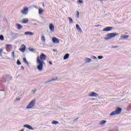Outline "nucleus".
<instances>
[{"instance_id": "nucleus-23", "label": "nucleus", "mask_w": 131, "mask_h": 131, "mask_svg": "<svg viewBox=\"0 0 131 131\" xmlns=\"http://www.w3.org/2000/svg\"><path fill=\"white\" fill-rule=\"evenodd\" d=\"M23 61L24 63H26V64H28V61H27V60H26V58H23Z\"/></svg>"}, {"instance_id": "nucleus-35", "label": "nucleus", "mask_w": 131, "mask_h": 131, "mask_svg": "<svg viewBox=\"0 0 131 131\" xmlns=\"http://www.w3.org/2000/svg\"><path fill=\"white\" fill-rule=\"evenodd\" d=\"M30 51H31L32 52H34L35 50L33 49H30Z\"/></svg>"}, {"instance_id": "nucleus-1", "label": "nucleus", "mask_w": 131, "mask_h": 131, "mask_svg": "<svg viewBox=\"0 0 131 131\" xmlns=\"http://www.w3.org/2000/svg\"><path fill=\"white\" fill-rule=\"evenodd\" d=\"M47 55L43 53H41L39 56H37L36 62L37 64H38L37 66V69L39 71H42V69H43V64H45V62H43V61H46V60H47Z\"/></svg>"}, {"instance_id": "nucleus-42", "label": "nucleus", "mask_w": 131, "mask_h": 131, "mask_svg": "<svg viewBox=\"0 0 131 131\" xmlns=\"http://www.w3.org/2000/svg\"><path fill=\"white\" fill-rule=\"evenodd\" d=\"M95 59H97V57H95Z\"/></svg>"}, {"instance_id": "nucleus-10", "label": "nucleus", "mask_w": 131, "mask_h": 131, "mask_svg": "<svg viewBox=\"0 0 131 131\" xmlns=\"http://www.w3.org/2000/svg\"><path fill=\"white\" fill-rule=\"evenodd\" d=\"M24 127H27L28 129H30L31 130H34V129L32 127V126H30L28 124H26L24 126Z\"/></svg>"}, {"instance_id": "nucleus-12", "label": "nucleus", "mask_w": 131, "mask_h": 131, "mask_svg": "<svg viewBox=\"0 0 131 131\" xmlns=\"http://www.w3.org/2000/svg\"><path fill=\"white\" fill-rule=\"evenodd\" d=\"M16 26L18 30H20V29H22V28H23V26L21 25L20 24H16Z\"/></svg>"}, {"instance_id": "nucleus-17", "label": "nucleus", "mask_w": 131, "mask_h": 131, "mask_svg": "<svg viewBox=\"0 0 131 131\" xmlns=\"http://www.w3.org/2000/svg\"><path fill=\"white\" fill-rule=\"evenodd\" d=\"M38 11H39V14L40 15H41L43 13V10H42V9L41 8H39Z\"/></svg>"}, {"instance_id": "nucleus-14", "label": "nucleus", "mask_w": 131, "mask_h": 131, "mask_svg": "<svg viewBox=\"0 0 131 131\" xmlns=\"http://www.w3.org/2000/svg\"><path fill=\"white\" fill-rule=\"evenodd\" d=\"M25 35H34V33L31 32H25Z\"/></svg>"}, {"instance_id": "nucleus-16", "label": "nucleus", "mask_w": 131, "mask_h": 131, "mask_svg": "<svg viewBox=\"0 0 131 131\" xmlns=\"http://www.w3.org/2000/svg\"><path fill=\"white\" fill-rule=\"evenodd\" d=\"M69 58V54H67L63 57V60H67Z\"/></svg>"}, {"instance_id": "nucleus-8", "label": "nucleus", "mask_w": 131, "mask_h": 131, "mask_svg": "<svg viewBox=\"0 0 131 131\" xmlns=\"http://www.w3.org/2000/svg\"><path fill=\"white\" fill-rule=\"evenodd\" d=\"M113 29V28L112 27H107L105 28H104L102 31H111Z\"/></svg>"}, {"instance_id": "nucleus-32", "label": "nucleus", "mask_w": 131, "mask_h": 131, "mask_svg": "<svg viewBox=\"0 0 131 131\" xmlns=\"http://www.w3.org/2000/svg\"><path fill=\"white\" fill-rule=\"evenodd\" d=\"M103 56H98V59H99V60H101V59H103Z\"/></svg>"}, {"instance_id": "nucleus-29", "label": "nucleus", "mask_w": 131, "mask_h": 131, "mask_svg": "<svg viewBox=\"0 0 131 131\" xmlns=\"http://www.w3.org/2000/svg\"><path fill=\"white\" fill-rule=\"evenodd\" d=\"M3 52H4V50L3 49H1L0 50V56H2V53H3Z\"/></svg>"}, {"instance_id": "nucleus-7", "label": "nucleus", "mask_w": 131, "mask_h": 131, "mask_svg": "<svg viewBox=\"0 0 131 131\" xmlns=\"http://www.w3.org/2000/svg\"><path fill=\"white\" fill-rule=\"evenodd\" d=\"M49 29L52 32H54V31H55V27L52 24H50L49 25Z\"/></svg>"}, {"instance_id": "nucleus-36", "label": "nucleus", "mask_w": 131, "mask_h": 131, "mask_svg": "<svg viewBox=\"0 0 131 131\" xmlns=\"http://www.w3.org/2000/svg\"><path fill=\"white\" fill-rule=\"evenodd\" d=\"M100 26H101V25H95V27H100Z\"/></svg>"}, {"instance_id": "nucleus-31", "label": "nucleus", "mask_w": 131, "mask_h": 131, "mask_svg": "<svg viewBox=\"0 0 131 131\" xmlns=\"http://www.w3.org/2000/svg\"><path fill=\"white\" fill-rule=\"evenodd\" d=\"M17 65H21V62H20V60L17 61Z\"/></svg>"}, {"instance_id": "nucleus-39", "label": "nucleus", "mask_w": 131, "mask_h": 131, "mask_svg": "<svg viewBox=\"0 0 131 131\" xmlns=\"http://www.w3.org/2000/svg\"><path fill=\"white\" fill-rule=\"evenodd\" d=\"M16 101H20V98H16Z\"/></svg>"}, {"instance_id": "nucleus-11", "label": "nucleus", "mask_w": 131, "mask_h": 131, "mask_svg": "<svg viewBox=\"0 0 131 131\" xmlns=\"http://www.w3.org/2000/svg\"><path fill=\"white\" fill-rule=\"evenodd\" d=\"M21 47H22V48H20V49H19V50L20 51V52H25V50H26V46H25V45H23L21 46Z\"/></svg>"}, {"instance_id": "nucleus-4", "label": "nucleus", "mask_w": 131, "mask_h": 131, "mask_svg": "<svg viewBox=\"0 0 131 131\" xmlns=\"http://www.w3.org/2000/svg\"><path fill=\"white\" fill-rule=\"evenodd\" d=\"M35 99H33V100H32L27 106V109H31L32 108H33V107L35 106Z\"/></svg>"}, {"instance_id": "nucleus-9", "label": "nucleus", "mask_w": 131, "mask_h": 131, "mask_svg": "<svg viewBox=\"0 0 131 131\" xmlns=\"http://www.w3.org/2000/svg\"><path fill=\"white\" fill-rule=\"evenodd\" d=\"M99 95L96 92H91L89 95V97H98Z\"/></svg>"}, {"instance_id": "nucleus-26", "label": "nucleus", "mask_w": 131, "mask_h": 131, "mask_svg": "<svg viewBox=\"0 0 131 131\" xmlns=\"http://www.w3.org/2000/svg\"><path fill=\"white\" fill-rule=\"evenodd\" d=\"M5 39V38L4 37L3 35H0V40H4Z\"/></svg>"}, {"instance_id": "nucleus-20", "label": "nucleus", "mask_w": 131, "mask_h": 131, "mask_svg": "<svg viewBox=\"0 0 131 131\" xmlns=\"http://www.w3.org/2000/svg\"><path fill=\"white\" fill-rule=\"evenodd\" d=\"M41 39L43 42H46V38H45V36H42L41 38Z\"/></svg>"}, {"instance_id": "nucleus-28", "label": "nucleus", "mask_w": 131, "mask_h": 131, "mask_svg": "<svg viewBox=\"0 0 131 131\" xmlns=\"http://www.w3.org/2000/svg\"><path fill=\"white\" fill-rule=\"evenodd\" d=\"M128 37H129L128 35H124L123 36V38H124V39L128 38Z\"/></svg>"}, {"instance_id": "nucleus-40", "label": "nucleus", "mask_w": 131, "mask_h": 131, "mask_svg": "<svg viewBox=\"0 0 131 131\" xmlns=\"http://www.w3.org/2000/svg\"><path fill=\"white\" fill-rule=\"evenodd\" d=\"M78 119V118H76L74 120V121H76V120H77Z\"/></svg>"}, {"instance_id": "nucleus-6", "label": "nucleus", "mask_w": 131, "mask_h": 131, "mask_svg": "<svg viewBox=\"0 0 131 131\" xmlns=\"http://www.w3.org/2000/svg\"><path fill=\"white\" fill-rule=\"evenodd\" d=\"M52 41L54 43H59V42H60L59 39L57 38L56 37L52 38Z\"/></svg>"}, {"instance_id": "nucleus-38", "label": "nucleus", "mask_w": 131, "mask_h": 131, "mask_svg": "<svg viewBox=\"0 0 131 131\" xmlns=\"http://www.w3.org/2000/svg\"><path fill=\"white\" fill-rule=\"evenodd\" d=\"M21 69H22L23 70H24V67L21 66Z\"/></svg>"}, {"instance_id": "nucleus-43", "label": "nucleus", "mask_w": 131, "mask_h": 131, "mask_svg": "<svg viewBox=\"0 0 131 131\" xmlns=\"http://www.w3.org/2000/svg\"><path fill=\"white\" fill-rule=\"evenodd\" d=\"M43 7H45V5L43 4Z\"/></svg>"}, {"instance_id": "nucleus-15", "label": "nucleus", "mask_w": 131, "mask_h": 131, "mask_svg": "<svg viewBox=\"0 0 131 131\" xmlns=\"http://www.w3.org/2000/svg\"><path fill=\"white\" fill-rule=\"evenodd\" d=\"M76 28L78 29V30L79 31H80V32H82V30H81V29L80 27H79V25H76Z\"/></svg>"}, {"instance_id": "nucleus-21", "label": "nucleus", "mask_w": 131, "mask_h": 131, "mask_svg": "<svg viewBox=\"0 0 131 131\" xmlns=\"http://www.w3.org/2000/svg\"><path fill=\"white\" fill-rule=\"evenodd\" d=\"M6 49H8V48H12V45L7 44L5 45Z\"/></svg>"}, {"instance_id": "nucleus-3", "label": "nucleus", "mask_w": 131, "mask_h": 131, "mask_svg": "<svg viewBox=\"0 0 131 131\" xmlns=\"http://www.w3.org/2000/svg\"><path fill=\"white\" fill-rule=\"evenodd\" d=\"M121 111H122V109L121 108L117 107L115 111H114L111 113L110 116H113L114 115L120 114V113H121Z\"/></svg>"}, {"instance_id": "nucleus-34", "label": "nucleus", "mask_w": 131, "mask_h": 131, "mask_svg": "<svg viewBox=\"0 0 131 131\" xmlns=\"http://www.w3.org/2000/svg\"><path fill=\"white\" fill-rule=\"evenodd\" d=\"M99 2H106L107 0H98Z\"/></svg>"}, {"instance_id": "nucleus-27", "label": "nucleus", "mask_w": 131, "mask_h": 131, "mask_svg": "<svg viewBox=\"0 0 131 131\" xmlns=\"http://www.w3.org/2000/svg\"><path fill=\"white\" fill-rule=\"evenodd\" d=\"M77 18H79V12H78V11H77V14L76 15Z\"/></svg>"}, {"instance_id": "nucleus-18", "label": "nucleus", "mask_w": 131, "mask_h": 131, "mask_svg": "<svg viewBox=\"0 0 131 131\" xmlns=\"http://www.w3.org/2000/svg\"><path fill=\"white\" fill-rule=\"evenodd\" d=\"M57 80H58V78H56L55 79L53 78L52 80H50L49 81L46 82V83H48V82H51V81H55Z\"/></svg>"}, {"instance_id": "nucleus-5", "label": "nucleus", "mask_w": 131, "mask_h": 131, "mask_svg": "<svg viewBox=\"0 0 131 131\" xmlns=\"http://www.w3.org/2000/svg\"><path fill=\"white\" fill-rule=\"evenodd\" d=\"M28 8L25 6L24 7V9L21 10V14H23L24 15H27V14H28Z\"/></svg>"}, {"instance_id": "nucleus-22", "label": "nucleus", "mask_w": 131, "mask_h": 131, "mask_svg": "<svg viewBox=\"0 0 131 131\" xmlns=\"http://www.w3.org/2000/svg\"><path fill=\"white\" fill-rule=\"evenodd\" d=\"M105 123H106V121L105 120H102L100 123V125H102V124H105Z\"/></svg>"}, {"instance_id": "nucleus-37", "label": "nucleus", "mask_w": 131, "mask_h": 131, "mask_svg": "<svg viewBox=\"0 0 131 131\" xmlns=\"http://www.w3.org/2000/svg\"><path fill=\"white\" fill-rule=\"evenodd\" d=\"M50 65H53V62L52 61H49Z\"/></svg>"}, {"instance_id": "nucleus-41", "label": "nucleus", "mask_w": 131, "mask_h": 131, "mask_svg": "<svg viewBox=\"0 0 131 131\" xmlns=\"http://www.w3.org/2000/svg\"><path fill=\"white\" fill-rule=\"evenodd\" d=\"M115 48H118V46L115 47Z\"/></svg>"}, {"instance_id": "nucleus-13", "label": "nucleus", "mask_w": 131, "mask_h": 131, "mask_svg": "<svg viewBox=\"0 0 131 131\" xmlns=\"http://www.w3.org/2000/svg\"><path fill=\"white\" fill-rule=\"evenodd\" d=\"M23 24H27L28 23V18H24L22 20Z\"/></svg>"}, {"instance_id": "nucleus-30", "label": "nucleus", "mask_w": 131, "mask_h": 131, "mask_svg": "<svg viewBox=\"0 0 131 131\" xmlns=\"http://www.w3.org/2000/svg\"><path fill=\"white\" fill-rule=\"evenodd\" d=\"M12 55L13 58H15V52L14 51L12 52Z\"/></svg>"}, {"instance_id": "nucleus-2", "label": "nucleus", "mask_w": 131, "mask_h": 131, "mask_svg": "<svg viewBox=\"0 0 131 131\" xmlns=\"http://www.w3.org/2000/svg\"><path fill=\"white\" fill-rule=\"evenodd\" d=\"M118 34L116 33H111L107 34L106 35V37L104 38L105 40H109V39H111V38H113L116 36Z\"/></svg>"}, {"instance_id": "nucleus-33", "label": "nucleus", "mask_w": 131, "mask_h": 131, "mask_svg": "<svg viewBox=\"0 0 131 131\" xmlns=\"http://www.w3.org/2000/svg\"><path fill=\"white\" fill-rule=\"evenodd\" d=\"M78 3H79V4H82V3H83V1H82V0H78Z\"/></svg>"}, {"instance_id": "nucleus-19", "label": "nucleus", "mask_w": 131, "mask_h": 131, "mask_svg": "<svg viewBox=\"0 0 131 131\" xmlns=\"http://www.w3.org/2000/svg\"><path fill=\"white\" fill-rule=\"evenodd\" d=\"M69 19L70 24H72V23H73V20H72V18H71V17H69Z\"/></svg>"}, {"instance_id": "nucleus-24", "label": "nucleus", "mask_w": 131, "mask_h": 131, "mask_svg": "<svg viewBox=\"0 0 131 131\" xmlns=\"http://www.w3.org/2000/svg\"><path fill=\"white\" fill-rule=\"evenodd\" d=\"M59 123V122L57 121H53L52 122V124H58Z\"/></svg>"}, {"instance_id": "nucleus-25", "label": "nucleus", "mask_w": 131, "mask_h": 131, "mask_svg": "<svg viewBox=\"0 0 131 131\" xmlns=\"http://www.w3.org/2000/svg\"><path fill=\"white\" fill-rule=\"evenodd\" d=\"M91 61H92V59L90 58H86V61L87 63H90V62H91Z\"/></svg>"}]
</instances>
